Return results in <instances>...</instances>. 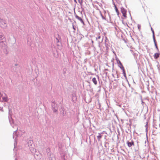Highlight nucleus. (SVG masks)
Segmentation results:
<instances>
[{
    "instance_id": "2",
    "label": "nucleus",
    "mask_w": 160,
    "mask_h": 160,
    "mask_svg": "<svg viewBox=\"0 0 160 160\" xmlns=\"http://www.w3.org/2000/svg\"><path fill=\"white\" fill-rule=\"evenodd\" d=\"M97 37L96 38V40L98 42L99 44H100L102 42L103 40V38H102L101 41H100L98 40L101 38L100 33H98L97 34Z\"/></svg>"
},
{
    "instance_id": "10",
    "label": "nucleus",
    "mask_w": 160,
    "mask_h": 160,
    "mask_svg": "<svg viewBox=\"0 0 160 160\" xmlns=\"http://www.w3.org/2000/svg\"><path fill=\"white\" fill-rule=\"evenodd\" d=\"M119 67L121 69H122V70L124 69V67L123 66L122 64L121 65H119Z\"/></svg>"
},
{
    "instance_id": "3",
    "label": "nucleus",
    "mask_w": 160,
    "mask_h": 160,
    "mask_svg": "<svg viewBox=\"0 0 160 160\" xmlns=\"http://www.w3.org/2000/svg\"><path fill=\"white\" fill-rule=\"evenodd\" d=\"M127 143L128 146L129 147H131L132 145H134V142L133 141H132L131 142H129V141H127Z\"/></svg>"
},
{
    "instance_id": "13",
    "label": "nucleus",
    "mask_w": 160,
    "mask_h": 160,
    "mask_svg": "<svg viewBox=\"0 0 160 160\" xmlns=\"http://www.w3.org/2000/svg\"><path fill=\"white\" fill-rule=\"evenodd\" d=\"M154 43H155V44L156 48H157V49L158 50V46H157V44L156 43V41L155 40V41H154Z\"/></svg>"
},
{
    "instance_id": "6",
    "label": "nucleus",
    "mask_w": 160,
    "mask_h": 160,
    "mask_svg": "<svg viewBox=\"0 0 160 160\" xmlns=\"http://www.w3.org/2000/svg\"><path fill=\"white\" fill-rule=\"evenodd\" d=\"M92 81L95 85H96L97 84V81L96 78H92Z\"/></svg>"
},
{
    "instance_id": "16",
    "label": "nucleus",
    "mask_w": 160,
    "mask_h": 160,
    "mask_svg": "<svg viewBox=\"0 0 160 160\" xmlns=\"http://www.w3.org/2000/svg\"><path fill=\"white\" fill-rule=\"evenodd\" d=\"M119 65H121L122 64L120 61H119Z\"/></svg>"
},
{
    "instance_id": "15",
    "label": "nucleus",
    "mask_w": 160,
    "mask_h": 160,
    "mask_svg": "<svg viewBox=\"0 0 160 160\" xmlns=\"http://www.w3.org/2000/svg\"><path fill=\"white\" fill-rule=\"evenodd\" d=\"M138 27L139 30H140L141 28V26L140 25H138Z\"/></svg>"
},
{
    "instance_id": "5",
    "label": "nucleus",
    "mask_w": 160,
    "mask_h": 160,
    "mask_svg": "<svg viewBox=\"0 0 160 160\" xmlns=\"http://www.w3.org/2000/svg\"><path fill=\"white\" fill-rule=\"evenodd\" d=\"M160 55V53L159 52L155 53L154 55V58L156 59L158 58L159 57Z\"/></svg>"
},
{
    "instance_id": "12",
    "label": "nucleus",
    "mask_w": 160,
    "mask_h": 160,
    "mask_svg": "<svg viewBox=\"0 0 160 160\" xmlns=\"http://www.w3.org/2000/svg\"><path fill=\"white\" fill-rule=\"evenodd\" d=\"M4 38V37L2 35H0V41Z\"/></svg>"
},
{
    "instance_id": "4",
    "label": "nucleus",
    "mask_w": 160,
    "mask_h": 160,
    "mask_svg": "<svg viewBox=\"0 0 160 160\" xmlns=\"http://www.w3.org/2000/svg\"><path fill=\"white\" fill-rule=\"evenodd\" d=\"M75 17L77 19H78V20H80L81 22L83 24H84V22L83 21V20H82V18L79 17V16H78V15H76L75 16Z\"/></svg>"
},
{
    "instance_id": "9",
    "label": "nucleus",
    "mask_w": 160,
    "mask_h": 160,
    "mask_svg": "<svg viewBox=\"0 0 160 160\" xmlns=\"http://www.w3.org/2000/svg\"><path fill=\"white\" fill-rule=\"evenodd\" d=\"M2 99H3V100L5 101H7V97H2Z\"/></svg>"
},
{
    "instance_id": "11",
    "label": "nucleus",
    "mask_w": 160,
    "mask_h": 160,
    "mask_svg": "<svg viewBox=\"0 0 160 160\" xmlns=\"http://www.w3.org/2000/svg\"><path fill=\"white\" fill-rule=\"evenodd\" d=\"M123 73V74L124 76L125 77H126V72H125V69L122 70Z\"/></svg>"
},
{
    "instance_id": "14",
    "label": "nucleus",
    "mask_w": 160,
    "mask_h": 160,
    "mask_svg": "<svg viewBox=\"0 0 160 160\" xmlns=\"http://www.w3.org/2000/svg\"><path fill=\"white\" fill-rule=\"evenodd\" d=\"M115 9L116 12H118V9L115 5Z\"/></svg>"
},
{
    "instance_id": "1",
    "label": "nucleus",
    "mask_w": 160,
    "mask_h": 160,
    "mask_svg": "<svg viewBox=\"0 0 160 160\" xmlns=\"http://www.w3.org/2000/svg\"><path fill=\"white\" fill-rule=\"evenodd\" d=\"M121 11L122 14L123 16L124 17V18H126L127 17L126 13L127 11L125 9L123 8H121Z\"/></svg>"
},
{
    "instance_id": "7",
    "label": "nucleus",
    "mask_w": 160,
    "mask_h": 160,
    "mask_svg": "<svg viewBox=\"0 0 160 160\" xmlns=\"http://www.w3.org/2000/svg\"><path fill=\"white\" fill-rule=\"evenodd\" d=\"M102 137V135L100 133H98V135L97 136V138L98 140H100Z\"/></svg>"
},
{
    "instance_id": "8",
    "label": "nucleus",
    "mask_w": 160,
    "mask_h": 160,
    "mask_svg": "<svg viewBox=\"0 0 160 160\" xmlns=\"http://www.w3.org/2000/svg\"><path fill=\"white\" fill-rule=\"evenodd\" d=\"M151 30H152V33H153V39H154V41H155V36L154 35V32L153 29H152V28H151Z\"/></svg>"
}]
</instances>
